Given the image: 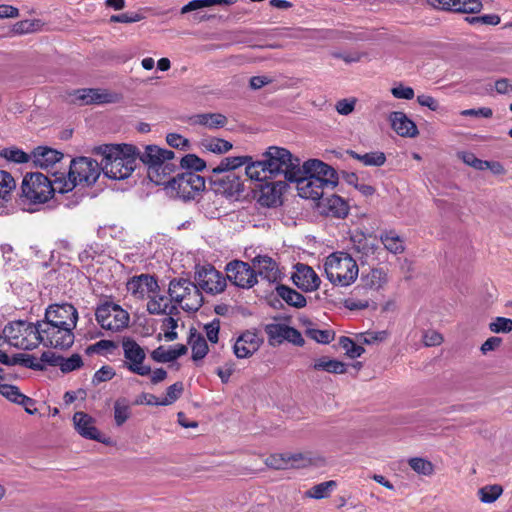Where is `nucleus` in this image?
I'll list each match as a JSON object with an SVG mask.
<instances>
[{
    "instance_id": "nucleus-11",
    "label": "nucleus",
    "mask_w": 512,
    "mask_h": 512,
    "mask_svg": "<svg viewBox=\"0 0 512 512\" xmlns=\"http://www.w3.org/2000/svg\"><path fill=\"white\" fill-rule=\"evenodd\" d=\"M96 320L106 330L116 332L127 326L129 321L128 313L120 306L106 303L96 310Z\"/></svg>"
},
{
    "instance_id": "nucleus-59",
    "label": "nucleus",
    "mask_w": 512,
    "mask_h": 512,
    "mask_svg": "<svg viewBox=\"0 0 512 512\" xmlns=\"http://www.w3.org/2000/svg\"><path fill=\"white\" fill-rule=\"evenodd\" d=\"M466 21L472 25L484 24L494 26L500 23V17L497 14H488L483 16L466 17Z\"/></svg>"
},
{
    "instance_id": "nucleus-4",
    "label": "nucleus",
    "mask_w": 512,
    "mask_h": 512,
    "mask_svg": "<svg viewBox=\"0 0 512 512\" xmlns=\"http://www.w3.org/2000/svg\"><path fill=\"white\" fill-rule=\"evenodd\" d=\"M262 159L269 176L284 175L288 181L296 179L300 173V159L294 157L285 148L270 146L263 154Z\"/></svg>"
},
{
    "instance_id": "nucleus-29",
    "label": "nucleus",
    "mask_w": 512,
    "mask_h": 512,
    "mask_svg": "<svg viewBox=\"0 0 512 512\" xmlns=\"http://www.w3.org/2000/svg\"><path fill=\"white\" fill-rule=\"evenodd\" d=\"M286 184L283 181L267 183L261 187L259 203L266 207H275L281 203L282 190Z\"/></svg>"
},
{
    "instance_id": "nucleus-41",
    "label": "nucleus",
    "mask_w": 512,
    "mask_h": 512,
    "mask_svg": "<svg viewBox=\"0 0 512 512\" xmlns=\"http://www.w3.org/2000/svg\"><path fill=\"white\" fill-rule=\"evenodd\" d=\"M384 247L391 253L398 254L404 251V241L394 232H388L381 236Z\"/></svg>"
},
{
    "instance_id": "nucleus-61",
    "label": "nucleus",
    "mask_w": 512,
    "mask_h": 512,
    "mask_svg": "<svg viewBox=\"0 0 512 512\" xmlns=\"http://www.w3.org/2000/svg\"><path fill=\"white\" fill-rule=\"evenodd\" d=\"M392 95L397 99L411 100L414 98V90L412 87L398 84L391 89Z\"/></svg>"
},
{
    "instance_id": "nucleus-57",
    "label": "nucleus",
    "mask_w": 512,
    "mask_h": 512,
    "mask_svg": "<svg viewBox=\"0 0 512 512\" xmlns=\"http://www.w3.org/2000/svg\"><path fill=\"white\" fill-rule=\"evenodd\" d=\"M461 159L465 164L475 168L476 170H487L488 161L478 159L473 153L465 152L462 153Z\"/></svg>"
},
{
    "instance_id": "nucleus-3",
    "label": "nucleus",
    "mask_w": 512,
    "mask_h": 512,
    "mask_svg": "<svg viewBox=\"0 0 512 512\" xmlns=\"http://www.w3.org/2000/svg\"><path fill=\"white\" fill-rule=\"evenodd\" d=\"M324 270L333 285L342 287L351 285L357 279L359 272L356 261L345 252L330 254L325 259Z\"/></svg>"
},
{
    "instance_id": "nucleus-31",
    "label": "nucleus",
    "mask_w": 512,
    "mask_h": 512,
    "mask_svg": "<svg viewBox=\"0 0 512 512\" xmlns=\"http://www.w3.org/2000/svg\"><path fill=\"white\" fill-rule=\"evenodd\" d=\"M318 206L321 207L325 213L339 218L345 217L348 214L347 203L340 196L335 194L329 196L324 195L323 198L319 200Z\"/></svg>"
},
{
    "instance_id": "nucleus-28",
    "label": "nucleus",
    "mask_w": 512,
    "mask_h": 512,
    "mask_svg": "<svg viewBox=\"0 0 512 512\" xmlns=\"http://www.w3.org/2000/svg\"><path fill=\"white\" fill-rule=\"evenodd\" d=\"M73 424L76 431L84 438L99 440V431L95 427L93 417L84 412H76L73 415Z\"/></svg>"
},
{
    "instance_id": "nucleus-58",
    "label": "nucleus",
    "mask_w": 512,
    "mask_h": 512,
    "mask_svg": "<svg viewBox=\"0 0 512 512\" xmlns=\"http://www.w3.org/2000/svg\"><path fill=\"white\" fill-rule=\"evenodd\" d=\"M177 320H175L173 317H167L163 320V331H164V337L167 341H173L177 339L178 335L175 331L177 328Z\"/></svg>"
},
{
    "instance_id": "nucleus-39",
    "label": "nucleus",
    "mask_w": 512,
    "mask_h": 512,
    "mask_svg": "<svg viewBox=\"0 0 512 512\" xmlns=\"http://www.w3.org/2000/svg\"><path fill=\"white\" fill-rule=\"evenodd\" d=\"M131 416V406L126 398H119L114 403V419L117 426H122Z\"/></svg>"
},
{
    "instance_id": "nucleus-1",
    "label": "nucleus",
    "mask_w": 512,
    "mask_h": 512,
    "mask_svg": "<svg viewBox=\"0 0 512 512\" xmlns=\"http://www.w3.org/2000/svg\"><path fill=\"white\" fill-rule=\"evenodd\" d=\"M96 152L102 156V172L110 179L128 178L136 167L137 153L133 145H103L97 147Z\"/></svg>"
},
{
    "instance_id": "nucleus-56",
    "label": "nucleus",
    "mask_w": 512,
    "mask_h": 512,
    "mask_svg": "<svg viewBox=\"0 0 512 512\" xmlns=\"http://www.w3.org/2000/svg\"><path fill=\"white\" fill-rule=\"evenodd\" d=\"M489 328L494 333H507L512 330V320L504 317H497L490 323Z\"/></svg>"
},
{
    "instance_id": "nucleus-20",
    "label": "nucleus",
    "mask_w": 512,
    "mask_h": 512,
    "mask_svg": "<svg viewBox=\"0 0 512 512\" xmlns=\"http://www.w3.org/2000/svg\"><path fill=\"white\" fill-rule=\"evenodd\" d=\"M262 343L263 339L257 330H246L236 339L233 351L237 358H248L260 348Z\"/></svg>"
},
{
    "instance_id": "nucleus-10",
    "label": "nucleus",
    "mask_w": 512,
    "mask_h": 512,
    "mask_svg": "<svg viewBox=\"0 0 512 512\" xmlns=\"http://www.w3.org/2000/svg\"><path fill=\"white\" fill-rule=\"evenodd\" d=\"M46 286L66 287L70 286H93L89 277L81 273L69 263H62L57 269H53L46 276Z\"/></svg>"
},
{
    "instance_id": "nucleus-44",
    "label": "nucleus",
    "mask_w": 512,
    "mask_h": 512,
    "mask_svg": "<svg viewBox=\"0 0 512 512\" xmlns=\"http://www.w3.org/2000/svg\"><path fill=\"white\" fill-rule=\"evenodd\" d=\"M0 156L14 163H26L32 158L23 150L16 147L4 148L0 151Z\"/></svg>"
},
{
    "instance_id": "nucleus-55",
    "label": "nucleus",
    "mask_w": 512,
    "mask_h": 512,
    "mask_svg": "<svg viewBox=\"0 0 512 512\" xmlns=\"http://www.w3.org/2000/svg\"><path fill=\"white\" fill-rule=\"evenodd\" d=\"M307 335L318 343L328 344L333 340L334 334L329 330H320L311 328L307 330Z\"/></svg>"
},
{
    "instance_id": "nucleus-14",
    "label": "nucleus",
    "mask_w": 512,
    "mask_h": 512,
    "mask_svg": "<svg viewBox=\"0 0 512 512\" xmlns=\"http://www.w3.org/2000/svg\"><path fill=\"white\" fill-rule=\"evenodd\" d=\"M290 182H296L298 195L305 199L320 200L326 195L327 190H333L330 187L324 186L320 178L309 176L303 173L300 168V173L296 179H291Z\"/></svg>"
},
{
    "instance_id": "nucleus-16",
    "label": "nucleus",
    "mask_w": 512,
    "mask_h": 512,
    "mask_svg": "<svg viewBox=\"0 0 512 512\" xmlns=\"http://www.w3.org/2000/svg\"><path fill=\"white\" fill-rule=\"evenodd\" d=\"M78 313L76 308L71 304H55L49 306L46 310L45 318L41 322L76 327Z\"/></svg>"
},
{
    "instance_id": "nucleus-8",
    "label": "nucleus",
    "mask_w": 512,
    "mask_h": 512,
    "mask_svg": "<svg viewBox=\"0 0 512 512\" xmlns=\"http://www.w3.org/2000/svg\"><path fill=\"white\" fill-rule=\"evenodd\" d=\"M167 186L184 200L194 199L205 189L204 177L186 171L167 181Z\"/></svg>"
},
{
    "instance_id": "nucleus-51",
    "label": "nucleus",
    "mask_w": 512,
    "mask_h": 512,
    "mask_svg": "<svg viewBox=\"0 0 512 512\" xmlns=\"http://www.w3.org/2000/svg\"><path fill=\"white\" fill-rule=\"evenodd\" d=\"M370 288H381L387 284V273L383 268H374L368 275Z\"/></svg>"
},
{
    "instance_id": "nucleus-37",
    "label": "nucleus",
    "mask_w": 512,
    "mask_h": 512,
    "mask_svg": "<svg viewBox=\"0 0 512 512\" xmlns=\"http://www.w3.org/2000/svg\"><path fill=\"white\" fill-rule=\"evenodd\" d=\"M245 165V173L251 180L263 181L268 178L269 173L262 158L257 161H252L251 159Z\"/></svg>"
},
{
    "instance_id": "nucleus-35",
    "label": "nucleus",
    "mask_w": 512,
    "mask_h": 512,
    "mask_svg": "<svg viewBox=\"0 0 512 512\" xmlns=\"http://www.w3.org/2000/svg\"><path fill=\"white\" fill-rule=\"evenodd\" d=\"M200 145L203 150L215 154H224L233 147L229 141L216 137L205 138L201 141Z\"/></svg>"
},
{
    "instance_id": "nucleus-33",
    "label": "nucleus",
    "mask_w": 512,
    "mask_h": 512,
    "mask_svg": "<svg viewBox=\"0 0 512 512\" xmlns=\"http://www.w3.org/2000/svg\"><path fill=\"white\" fill-rule=\"evenodd\" d=\"M304 457L301 453L273 454L266 458L265 464L273 469H287L295 466Z\"/></svg>"
},
{
    "instance_id": "nucleus-42",
    "label": "nucleus",
    "mask_w": 512,
    "mask_h": 512,
    "mask_svg": "<svg viewBox=\"0 0 512 512\" xmlns=\"http://www.w3.org/2000/svg\"><path fill=\"white\" fill-rule=\"evenodd\" d=\"M279 297L288 305L301 308L306 305L305 297L298 290H276Z\"/></svg>"
},
{
    "instance_id": "nucleus-45",
    "label": "nucleus",
    "mask_w": 512,
    "mask_h": 512,
    "mask_svg": "<svg viewBox=\"0 0 512 512\" xmlns=\"http://www.w3.org/2000/svg\"><path fill=\"white\" fill-rule=\"evenodd\" d=\"M339 345L345 351V354L352 359L360 357L365 352L362 346L357 345L352 339L345 336L340 338Z\"/></svg>"
},
{
    "instance_id": "nucleus-48",
    "label": "nucleus",
    "mask_w": 512,
    "mask_h": 512,
    "mask_svg": "<svg viewBox=\"0 0 512 512\" xmlns=\"http://www.w3.org/2000/svg\"><path fill=\"white\" fill-rule=\"evenodd\" d=\"M14 187L13 177L6 171H0V199L7 200Z\"/></svg>"
},
{
    "instance_id": "nucleus-15",
    "label": "nucleus",
    "mask_w": 512,
    "mask_h": 512,
    "mask_svg": "<svg viewBox=\"0 0 512 512\" xmlns=\"http://www.w3.org/2000/svg\"><path fill=\"white\" fill-rule=\"evenodd\" d=\"M70 101L79 105L106 104L118 100V95L103 89H77L69 94Z\"/></svg>"
},
{
    "instance_id": "nucleus-7",
    "label": "nucleus",
    "mask_w": 512,
    "mask_h": 512,
    "mask_svg": "<svg viewBox=\"0 0 512 512\" xmlns=\"http://www.w3.org/2000/svg\"><path fill=\"white\" fill-rule=\"evenodd\" d=\"M174 152L171 150L161 149L157 146H147L140 155L141 161L148 166V176L156 184H166L160 176V170L163 174L169 173L171 168L168 163L173 159Z\"/></svg>"
},
{
    "instance_id": "nucleus-23",
    "label": "nucleus",
    "mask_w": 512,
    "mask_h": 512,
    "mask_svg": "<svg viewBox=\"0 0 512 512\" xmlns=\"http://www.w3.org/2000/svg\"><path fill=\"white\" fill-rule=\"evenodd\" d=\"M437 9L459 13H478L482 9L480 0H428Z\"/></svg>"
},
{
    "instance_id": "nucleus-30",
    "label": "nucleus",
    "mask_w": 512,
    "mask_h": 512,
    "mask_svg": "<svg viewBox=\"0 0 512 512\" xmlns=\"http://www.w3.org/2000/svg\"><path fill=\"white\" fill-rule=\"evenodd\" d=\"M31 157L37 167L48 169L58 163L63 158V154L52 148L37 147Z\"/></svg>"
},
{
    "instance_id": "nucleus-49",
    "label": "nucleus",
    "mask_w": 512,
    "mask_h": 512,
    "mask_svg": "<svg viewBox=\"0 0 512 512\" xmlns=\"http://www.w3.org/2000/svg\"><path fill=\"white\" fill-rule=\"evenodd\" d=\"M409 466L418 474H422L425 476L431 475L433 473V465L430 461L424 458H411L409 460Z\"/></svg>"
},
{
    "instance_id": "nucleus-62",
    "label": "nucleus",
    "mask_w": 512,
    "mask_h": 512,
    "mask_svg": "<svg viewBox=\"0 0 512 512\" xmlns=\"http://www.w3.org/2000/svg\"><path fill=\"white\" fill-rule=\"evenodd\" d=\"M143 18L144 17L139 13H123L112 15L110 21L115 23H135L141 21Z\"/></svg>"
},
{
    "instance_id": "nucleus-26",
    "label": "nucleus",
    "mask_w": 512,
    "mask_h": 512,
    "mask_svg": "<svg viewBox=\"0 0 512 512\" xmlns=\"http://www.w3.org/2000/svg\"><path fill=\"white\" fill-rule=\"evenodd\" d=\"M388 119L392 129L401 137L414 138L419 133L414 121L402 111L391 112Z\"/></svg>"
},
{
    "instance_id": "nucleus-38",
    "label": "nucleus",
    "mask_w": 512,
    "mask_h": 512,
    "mask_svg": "<svg viewBox=\"0 0 512 512\" xmlns=\"http://www.w3.org/2000/svg\"><path fill=\"white\" fill-rule=\"evenodd\" d=\"M351 157L354 159H357L358 161L362 162L365 166H382L385 161L386 157L383 152H369L365 154H359L355 151H349L348 152Z\"/></svg>"
},
{
    "instance_id": "nucleus-27",
    "label": "nucleus",
    "mask_w": 512,
    "mask_h": 512,
    "mask_svg": "<svg viewBox=\"0 0 512 512\" xmlns=\"http://www.w3.org/2000/svg\"><path fill=\"white\" fill-rule=\"evenodd\" d=\"M41 359L53 366H58L63 373L72 372L83 365L82 357L79 354H72L65 358L53 352H45Z\"/></svg>"
},
{
    "instance_id": "nucleus-46",
    "label": "nucleus",
    "mask_w": 512,
    "mask_h": 512,
    "mask_svg": "<svg viewBox=\"0 0 512 512\" xmlns=\"http://www.w3.org/2000/svg\"><path fill=\"white\" fill-rule=\"evenodd\" d=\"M503 489L499 485H489L479 490V497L483 503H492L502 494Z\"/></svg>"
},
{
    "instance_id": "nucleus-5",
    "label": "nucleus",
    "mask_w": 512,
    "mask_h": 512,
    "mask_svg": "<svg viewBox=\"0 0 512 512\" xmlns=\"http://www.w3.org/2000/svg\"><path fill=\"white\" fill-rule=\"evenodd\" d=\"M4 341L18 349L32 350L39 345V326L24 320L9 322L3 331Z\"/></svg>"
},
{
    "instance_id": "nucleus-34",
    "label": "nucleus",
    "mask_w": 512,
    "mask_h": 512,
    "mask_svg": "<svg viewBox=\"0 0 512 512\" xmlns=\"http://www.w3.org/2000/svg\"><path fill=\"white\" fill-rule=\"evenodd\" d=\"M312 368L316 371H325L333 374H343L346 372V365L343 362L327 356L315 359Z\"/></svg>"
},
{
    "instance_id": "nucleus-53",
    "label": "nucleus",
    "mask_w": 512,
    "mask_h": 512,
    "mask_svg": "<svg viewBox=\"0 0 512 512\" xmlns=\"http://www.w3.org/2000/svg\"><path fill=\"white\" fill-rule=\"evenodd\" d=\"M387 337H388V332L386 330L365 332V333H361L358 335L359 341L364 344H368V345L382 342V341L386 340Z\"/></svg>"
},
{
    "instance_id": "nucleus-6",
    "label": "nucleus",
    "mask_w": 512,
    "mask_h": 512,
    "mask_svg": "<svg viewBox=\"0 0 512 512\" xmlns=\"http://www.w3.org/2000/svg\"><path fill=\"white\" fill-rule=\"evenodd\" d=\"M22 196L32 204H43L58 192L54 177L48 178L42 173L26 174L22 181Z\"/></svg>"
},
{
    "instance_id": "nucleus-9",
    "label": "nucleus",
    "mask_w": 512,
    "mask_h": 512,
    "mask_svg": "<svg viewBox=\"0 0 512 512\" xmlns=\"http://www.w3.org/2000/svg\"><path fill=\"white\" fill-rule=\"evenodd\" d=\"M39 326V343L45 346L65 349L74 343V327L61 326L46 322H38Z\"/></svg>"
},
{
    "instance_id": "nucleus-64",
    "label": "nucleus",
    "mask_w": 512,
    "mask_h": 512,
    "mask_svg": "<svg viewBox=\"0 0 512 512\" xmlns=\"http://www.w3.org/2000/svg\"><path fill=\"white\" fill-rule=\"evenodd\" d=\"M204 329L206 332L207 339L211 343H217L220 329L219 320H213L212 322L206 324Z\"/></svg>"
},
{
    "instance_id": "nucleus-50",
    "label": "nucleus",
    "mask_w": 512,
    "mask_h": 512,
    "mask_svg": "<svg viewBox=\"0 0 512 512\" xmlns=\"http://www.w3.org/2000/svg\"><path fill=\"white\" fill-rule=\"evenodd\" d=\"M180 163L183 168L193 171H202L206 167L205 161L195 154H187Z\"/></svg>"
},
{
    "instance_id": "nucleus-21",
    "label": "nucleus",
    "mask_w": 512,
    "mask_h": 512,
    "mask_svg": "<svg viewBox=\"0 0 512 512\" xmlns=\"http://www.w3.org/2000/svg\"><path fill=\"white\" fill-rule=\"evenodd\" d=\"M195 281L198 288H225L226 286V278L210 264L196 267Z\"/></svg>"
},
{
    "instance_id": "nucleus-17",
    "label": "nucleus",
    "mask_w": 512,
    "mask_h": 512,
    "mask_svg": "<svg viewBox=\"0 0 512 512\" xmlns=\"http://www.w3.org/2000/svg\"><path fill=\"white\" fill-rule=\"evenodd\" d=\"M264 330L270 343L281 344L284 341H288L298 346H302L304 344V339L301 333L288 325L270 323L265 326Z\"/></svg>"
},
{
    "instance_id": "nucleus-40",
    "label": "nucleus",
    "mask_w": 512,
    "mask_h": 512,
    "mask_svg": "<svg viewBox=\"0 0 512 512\" xmlns=\"http://www.w3.org/2000/svg\"><path fill=\"white\" fill-rule=\"evenodd\" d=\"M192 349V359L198 361L203 359L208 353V344L205 338L199 334H192L190 337Z\"/></svg>"
},
{
    "instance_id": "nucleus-47",
    "label": "nucleus",
    "mask_w": 512,
    "mask_h": 512,
    "mask_svg": "<svg viewBox=\"0 0 512 512\" xmlns=\"http://www.w3.org/2000/svg\"><path fill=\"white\" fill-rule=\"evenodd\" d=\"M183 389L184 387L182 382H176L170 385L166 390L165 397L161 398V406L171 405L177 401L183 393Z\"/></svg>"
},
{
    "instance_id": "nucleus-54",
    "label": "nucleus",
    "mask_w": 512,
    "mask_h": 512,
    "mask_svg": "<svg viewBox=\"0 0 512 512\" xmlns=\"http://www.w3.org/2000/svg\"><path fill=\"white\" fill-rule=\"evenodd\" d=\"M0 394L11 402L19 404L21 398L24 396L18 387L9 384L0 385Z\"/></svg>"
},
{
    "instance_id": "nucleus-13",
    "label": "nucleus",
    "mask_w": 512,
    "mask_h": 512,
    "mask_svg": "<svg viewBox=\"0 0 512 512\" xmlns=\"http://www.w3.org/2000/svg\"><path fill=\"white\" fill-rule=\"evenodd\" d=\"M122 348L126 359V367L129 371L140 376H146L151 373V368L143 364L146 355L139 344L132 339H125L122 343Z\"/></svg>"
},
{
    "instance_id": "nucleus-24",
    "label": "nucleus",
    "mask_w": 512,
    "mask_h": 512,
    "mask_svg": "<svg viewBox=\"0 0 512 512\" xmlns=\"http://www.w3.org/2000/svg\"><path fill=\"white\" fill-rule=\"evenodd\" d=\"M291 280L297 288H319L321 280L312 267L304 263L294 265Z\"/></svg>"
},
{
    "instance_id": "nucleus-12",
    "label": "nucleus",
    "mask_w": 512,
    "mask_h": 512,
    "mask_svg": "<svg viewBox=\"0 0 512 512\" xmlns=\"http://www.w3.org/2000/svg\"><path fill=\"white\" fill-rule=\"evenodd\" d=\"M227 279L237 288H253L257 284L255 270L246 262L233 260L225 267Z\"/></svg>"
},
{
    "instance_id": "nucleus-63",
    "label": "nucleus",
    "mask_w": 512,
    "mask_h": 512,
    "mask_svg": "<svg viewBox=\"0 0 512 512\" xmlns=\"http://www.w3.org/2000/svg\"><path fill=\"white\" fill-rule=\"evenodd\" d=\"M356 99H342L336 103V111L341 115H349L355 109Z\"/></svg>"
},
{
    "instance_id": "nucleus-2",
    "label": "nucleus",
    "mask_w": 512,
    "mask_h": 512,
    "mask_svg": "<svg viewBox=\"0 0 512 512\" xmlns=\"http://www.w3.org/2000/svg\"><path fill=\"white\" fill-rule=\"evenodd\" d=\"M101 171V164L96 160L88 157H78L70 162L67 175L66 172L55 171L52 176H54L59 193L63 194L72 191L77 184H94Z\"/></svg>"
},
{
    "instance_id": "nucleus-32",
    "label": "nucleus",
    "mask_w": 512,
    "mask_h": 512,
    "mask_svg": "<svg viewBox=\"0 0 512 512\" xmlns=\"http://www.w3.org/2000/svg\"><path fill=\"white\" fill-rule=\"evenodd\" d=\"M188 122L193 126L200 125L213 130L224 127L227 117L220 113H201L191 116Z\"/></svg>"
},
{
    "instance_id": "nucleus-60",
    "label": "nucleus",
    "mask_w": 512,
    "mask_h": 512,
    "mask_svg": "<svg viewBox=\"0 0 512 512\" xmlns=\"http://www.w3.org/2000/svg\"><path fill=\"white\" fill-rule=\"evenodd\" d=\"M115 376V371L111 366H102L93 376L92 383L98 385L102 382L111 380Z\"/></svg>"
},
{
    "instance_id": "nucleus-19",
    "label": "nucleus",
    "mask_w": 512,
    "mask_h": 512,
    "mask_svg": "<svg viewBox=\"0 0 512 512\" xmlns=\"http://www.w3.org/2000/svg\"><path fill=\"white\" fill-rule=\"evenodd\" d=\"M303 173L320 178L324 186L334 189L338 183V177L335 170L324 162L311 159L306 161L301 167Z\"/></svg>"
},
{
    "instance_id": "nucleus-22",
    "label": "nucleus",
    "mask_w": 512,
    "mask_h": 512,
    "mask_svg": "<svg viewBox=\"0 0 512 512\" xmlns=\"http://www.w3.org/2000/svg\"><path fill=\"white\" fill-rule=\"evenodd\" d=\"M210 181L217 193L229 197L239 195L243 191L240 177L233 172L219 177L210 176Z\"/></svg>"
},
{
    "instance_id": "nucleus-18",
    "label": "nucleus",
    "mask_w": 512,
    "mask_h": 512,
    "mask_svg": "<svg viewBox=\"0 0 512 512\" xmlns=\"http://www.w3.org/2000/svg\"><path fill=\"white\" fill-rule=\"evenodd\" d=\"M252 263L257 268L258 274L269 284H275V288H289L286 285L280 284L282 280V272L279 269L277 262L269 256H256Z\"/></svg>"
},
{
    "instance_id": "nucleus-25",
    "label": "nucleus",
    "mask_w": 512,
    "mask_h": 512,
    "mask_svg": "<svg viewBox=\"0 0 512 512\" xmlns=\"http://www.w3.org/2000/svg\"><path fill=\"white\" fill-rule=\"evenodd\" d=\"M149 292H152L147 302V310L150 314H166L172 310L171 297L175 290H149Z\"/></svg>"
},
{
    "instance_id": "nucleus-43",
    "label": "nucleus",
    "mask_w": 512,
    "mask_h": 512,
    "mask_svg": "<svg viewBox=\"0 0 512 512\" xmlns=\"http://www.w3.org/2000/svg\"><path fill=\"white\" fill-rule=\"evenodd\" d=\"M127 288H158V283L153 275L140 274L127 282Z\"/></svg>"
},
{
    "instance_id": "nucleus-36",
    "label": "nucleus",
    "mask_w": 512,
    "mask_h": 512,
    "mask_svg": "<svg viewBox=\"0 0 512 512\" xmlns=\"http://www.w3.org/2000/svg\"><path fill=\"white\" fill-rule=\"evenodd\" d=\"M337 483L334 480L321 482L314 485L305 492V496L312 499H323L330 496L331 492L336 488Z\"/></svg>"
},
{
    "instance_id": "nucleus-52",
    "label": "nucleus",
    "mask_w": 512,
    "mask_h": 512,
    "mask_svg": "<svg viewBox=\"0 0 512 512\" xmlns=\"http://www.w3.org/2000/svg\"><path fill=\"white\" fill-rule=\"evenodd\" d=\"M151 357L158 363H167L175 360L172 347L165 348L164 346H160L152 351Z\"/></svg>"
}]
</instances>
